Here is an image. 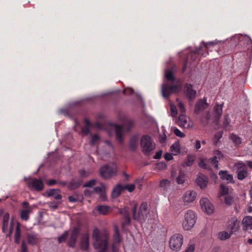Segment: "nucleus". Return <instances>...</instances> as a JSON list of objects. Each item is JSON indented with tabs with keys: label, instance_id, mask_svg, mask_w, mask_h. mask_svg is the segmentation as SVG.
<instances>
[{
	"label": "nucleus",
	"instance_id": "1",
	"mask_svg": "<svg viewBox=\"0 0 252 252\" xmlns=\"http://www.w3.org/2000/svg\"><path fill=\"white\" fill-rule=\"evenodd\" d=\"M165 78L168 82L162 85V94L163 96L167 98L171 94L178 93L181 90V85L178 81H176L173 72L171 70H166Z\"/></svg>",
	"mask_w": 252,
	"mask_h": 252
},
{
	"label": "nucleus",
	"instance_id": "2",
	"mask_svg": "<svg viewBox=\"0 0 252 252\" xmlns=\"http://www.w3.org/2000/svg\"><path fill=\"white\" fill-rule=\"evenodd\" d=\"M92 238L94 240V247L99 250L98 252H106L108 248V236L106 233L101 232L98 228L93 230Z\"/></svg>",
	"mask_w": 252,
	"mask_h": 252
},
{
	"label": "nucleus",
	"instance_id": "3",
	"mask_svg": "<svg viewBox=\"0 0 252 252\" xmlns=\"http://www.w3.org/2000/svg\"><path fill=\"white\" fill-rule=\"evenodd\" d=\"M203 46H199L196 48L195 51H191L187 56L186 59L185 60L184 66L182 68V72H184L186 70L187 67L189 63H191L198 60L199 56L201 55L205 56V53L203 52L204 50H208L211 46H214L215 44L213 42H202Z\"/></svg>",
	"mask_w": 252,
	"mask_h": 252
},
{
	"label": "nucleus",
	"instance_id": "4",
	"mask_svg": "<svg viewBox=\"0 0 252 252\" xmlns=\"http://www.w3.org/2000/svg\"><path fill=\"white\" fill-rule=\"evenodd\" d=\"M140 147L144 154L146 156H149L155 149L156 144L151 136L144 135L141 138Z\"/></svg>",
	"mask_w": 252,
	"mask_h": 252
},
{
	"label": "nucleus",
	"instance_id": "5",
	"mask_svg": "<svg viewBox=\"0 0 252 252\" xmlns=\"http://www.w3.org/2000/svg\"><path fill=\"white\" fill-rule=\"evenodd\" d=\"M137 205L133 204L131 209L133 220H144L147 218V204L142 202L140 206L139 211L136 213Z\"/></svg>",
	"mask_w": 252,
	"mask_h": 252
},
{
	"label": "nucleus",
	"instance_id": "6",
	"mask_svg": "<svg viewBox=\"0 0 252 252\" xmlns=\"http://www.w3.org/2000/svg\"><path fill=\"white\" fill-rule=\"evenodd\" d=\"M196 215L191 210H188L184 216V220L183 221V227L185 230H190L193 227L196 222Z\"/></svg>",
	"mask_w": 252,
	"mask_h": 252
},
{
	"label": "nucleus",
	"instance_id": "7",
	"mask_svg": "<svg viewBox=\"0 0 252 252\" xmlns=\"http://www.w3.org/2000/svg\"><path fill=\"white\" fill-rule=\"evenodd\" d=\"M183 243V236L179 233L173 234L170 237L169 245L170 249L175 252L180 250Z\"/></svg>",
	"mask_w": 252,
	"mask_h": 252
},
{
	"label": "nucleus",
	"instance_id": "8",
	"mask_svg": "<svg viewBox=\"0 0 252 252\" xmlns=\"http://www.w3.org/2000/svg\"><path fill=\"white\" fill-rule=\"evenodd\" d=\"M117 172V166L114 163L106 164L102 166L100 169L101 176L105 179L112 177L116 175Z\"/></svg>",
	"mask_w": 252,
	"mask_h": 252
},
{
	"label": "nucleus",
	"instance_id": "9",
	"mask_svg": "<svg viewBox=\"0 0 252 252\" xmlns=\"http://www.w3.org/2000/svg\"><path fill=\"white\" fill-rule=\"evenodd\" d=\"M234 167L239 180L242 181L248 176V168L244 163L241 161L236 162L234 164Z\"/></svg>",
	"mask_w": 252,
	"mask_h": 252
},
{
	"label": "nucleus",
	"instance_id": "10",
	"mask_svg": "<svg viewBox=\"0 0 252 252\" xmlns=\"http://www.w3.org/2000/svg\"><path fill=\"white\" fill-rule=\"evenodd\" d=\"M9 214L6 213L4 215L2 221V231L3 233H7V237H9L13 231L14 220H11L10 225H9Z\"/></svg>",
	"mask_w": 252,
	"mask_h": 252
},
{
	"label": "nucleus",
	"instance_id": "11",
	"mask_svg": "<svg viewBox=\"0 0 252 252\" xmlns=\"http://www.w3.org/2000/svg\"><path fill=\"white\" fill-rule=\"evenodd\" d=\"M28 187L31 189L40 191L44 188V184L41 179L36 178H31L27 182Z\"/></svg>",
	"mask_w": 252,
	"mask_h": 252
},
{
	"label": "nucleus",
	"instance_id": "12",
	"mask_svg": "<svg viewBox=\"0 0 252 252\" xmlns=\"http://www.w3.org/2000/svg\"><path fill=\"white\" fill-rule=\"evenodd\" d=\"M118 213L123 217V219H124L122 223V227L124 228L126 226L130 224L131 220L130 218L129 208L128 207L120 208L119 209Z\"/></svg>",
	"mask_w": 252,
	"mask_h": 252
},
{
	"label": "nucleus",
	"instance_id": "13",
	"mask_svg": "<svg viewBox=\"0 0 252 252\" xmlns=\"http://www.w3.org/2000/svg\"><path fill=\"white\" fill-rule=\"evenodd\" d=\"M159 188L161 193L164 195L169 194L172 190L171 183L166 179H163L160 181Z\"/></svg>",
	"mask_w": 252,
	"mask_h": 252
},
{
	"label": "nucleus",
	"instance_id": "14",
	"mask_svg": "<svg viewBox=\"0 0 252 252\" xmlns=\"http://www.w3.org/2000/svg\"><path fill=\"white\" fill-rule=\"evenodd\" d=\"M200 204L202 209L208 214L210 215L214 212V207L207 198H203L201 199L200 201Z\"/></svg>",
	"mask_w": 252,
	"mask_h": 252
},
{
	"label": "nucleus",
	"instance_id": "15",
	"mask_svg": "<svg viewBox=\"0 0 252 252\" xmlns=\"http://www.w3.org/2000/svg\"><path fill=\"white\" fill-rule=\"evenodd\" d=\"M184 90L185 94L188 100H191L195 98L196 92L193 89L192 85L186 83L184 85Z\"/></svg>",
	"mask_w": 252,
	"mask_h": 252
},
{
	"label": "nucleus",
	"instance_id": "16",
	"mask_svg": "<svg viewBox=\"0 0 252 252\" xmlns=\"http://www.w3.org/2000/svg\"><path fill=\"white\" fill-rule=\"evenodd\" d=\"M178 125L184 128H189L192 126V123L189 121V118L184 114H181L178 118Z\"/></svg>",
	"mask_w": 252,
	"mask_h": 252
},
{
	"label": "nucleus",
	"instance_id": "17",
	"mask_svg": "<svg viewBox=\"0 0 252 252\" xmlns=\"http://www.w3.org/2000/svg\"><path fill=\"white\" fill-rule=\"evenodd\" d=\"M89 239L90 237L88 233H85L82 235L80 242V248L82 250L84 251H88L90 245Z\"/></svg>",
	"mask_w": 252,
	"mask_h": 252
},
{
	"label": "nucleus",
	"instance_id": "18",
	"mask_svg": "<svg viewBox=\"0 0 252 252\" xmlns=\"http://www.w3.org/2000/svg\"><path fill=\"white\" fill-rule=\"evenodd\" d=\"M80 233V229L78 227H75L72 230L68 245L70 247L74 248L78 235Z\"/></svg>",
	"mask_w": 252,
	"mask_h": 252
},
{
	"label": "nucleus",
	"instance_id": "19",
	"mask_svg": "<svg viewBox=\"0 0 252 252\" xmlns=\"http://www.w3.org/2000/svg\"><path fill=\"white\" fill-rule=\"evenodd\" d=\"M207 99L205 97H204L202 99H199L196 102L195 105L194 113L196 114H198L200 112L206 109L208 107L207 104Z\"/></svg>",
	"mask_w": 252,
	"mask_h": 252
},
{
	"label": "nucleus",
	"instance_id": "20",
	"mask_svg": "<svg viewBox=\"0 0 252 252\" xmlns=\"http://www.w3.org/2000/svg\"><path fill=\"white\" fill-rule=\"evenodd\" d=\"M222 104L216 103L213 109V117L214 122L217 124L219 122L220 117L222 115Z\"/></svg>",
	"mask_w": 252,
	"mask_h": 252
},
{
	"label": "nucleus",
	"instance_id": "21",
	"mask_svg": "<svg viewBox=\"0 0 252 252\" xmlns=\"http://www.w3.org/2000/svg\"><path fill=\"white\" fill-rule=\"evenodd\" d=\"M195 181L197 185H198L201 189H205L208 182L207 177L202 174H200L198 175Z\"/></svg>",
	"mask_w": 252,
	"mask_h": 252
},
{
	"label": "nucleus",
	"instance_id": "22",
	"mask_svg": "<svg viewBox=\"0 0 252 252\" xmlns=\"http://www.w3.org/2000/svg\"><path fill=\"white\" fill-rule=\"evenodd\" d=\"M228 227L231 233H234L239 229V224L238 223V220L236 217L231 218L229 220Z\"/></svg>",
	"mask_w": 252,
	"mask_h": 252
},
{
	"label": "nucleus",
	"instance_id": "23",
	"mask_svg": "<svg viewBox=\"0 0 252 252\" xmlns=\"http://www.w3.org/2000/svg\"><path fill=\"white\" fill-rule=\"evenodd\" d=\"M115 132L117 140L120 144H122L124 141L123 133L124 127L123 126L116 125H115Z\"/></svg>",
	"mask_w": 252,
	"mask_h": 252
},
{
	"label": "nucleus",
	"instance_id": "24",
	"mask_svg": "<svg viewBox=\"0 0 252 252\" xmlns=\"http://www.w3.org/2000/svg\"><path fill=\"white\" fill-rule=\"evenodd\" d=\"M196 193L192 190H188L183 195V200L185 202H191L196 198Z\"/></svg>",
	"mask_w": 252,
	"mask_h": 252
},
{
	"label": "nucleus",
	"instance_id": "25",
	"mask_svg": "<svg viewBox=\"0 0 252 252\" xmlns=\"http://www.w3.org/2000/svg\"><path fill=\"white\" fill-rule=\"evenodd\" d=\"M243 225V230L245 231L249 229H252V217L246 216L245 217L242 221Z\"/></svg>",
	"mask_w": 252,
	"mask_h": 252
},
{
	"label": "nucleus",
	"instance_id": "26",
	"mask_svg": "<svg viewBox=\"0 0 252 252\" xmlns=\"http://www.w3.org/2000/svg\"><path fill=\"white\" fill-rule=\"evenodd\" d=\"M46 193L48 197L52 196L56 200L62 198L61 190L59 189H49L46 191Z\"/></svg>",
	"mask_w": 252,
	"mask_h": 252
},
{
	"label": "nucleus",
	"instance_id": "27",
	"mask_svg": "<svg viewBox=\"0 0 252 252\" xmlns=\"http://www.w3.org/2000/svg\"><path fill=\"white\" fill-rule=\"evenodd\" d=\"M82 181L80 179H73L67 185V188L70 190L75 189L80 187Z\"/></svg>",
	"mask_w": 252,
	"mask_h": 252
},
{
	"label": "nucleus",
	"instance_id": "28",
	"mask_svg": "<svg viewBox=\"0 0 252 252\" xmlns=\"http://www.w3.org/2000/svg\"><path fill=\"white\" fill-rule=\"evenodd\" d=\"M138 144V138L137 136H133L130 139L129 142V149L132 151H135L137 150Z\"/></svg>",
	"mask_w": 252,
	"mask_h": 252
},
{
	"label": "nucleus",
	"instance_id": "29",
	"mask_svg": "<svg viewBox=\"0 0 252 252\" xmlns=\"http://www.w3.org/2000/svg\"><path fill=\"white\" fill-rule=\"evenodd\" d=\"M219 175L222 180L228 181L232 183H234L232 175L228 174L227 171L220 170Z\"/></svg>",
	"mask_w": 252,
	"mask_h": 252
},
{
	"label": "nucleus",
	"instance_id": "30",
	"mask_svg": "<svg viewBox=\"0 0 252 252\" xmlns=\"http://www.w3.org/2000/svg\"><path fill=\"white\" fill-rule=\"evenodd\" d=\"M27 239L29 244L35 245L38 242V237L36 234L34 233H28L27 234Z\"/></svg>",
	"mask_w": 252,
	"mask_h": 252
},
{
	"label": "nucleus",
	"instance_id": "31",
	"mask_svg": "<svg viewBox=\"0 0 252 252\" xmlns=\"http://www.w3.org/2000/svg\"><path fill=\"white\" fill-rule=\"evenodd\" d=\"M21 224L19 222H17L16 230L14 234V241L15 243L19 244L21 237Z\"/></svg>",
	"mask_w": 252,
	"mask_h": 252
},
{
	"label": "nucleus",
	"instance_id": "32",
	"mask_svg": "<svg viewBox=\"0 0 252 252\" xmlns=\"http://www.w3.org/2000/svg\"><path fill=\"white\" fill-rule=\"evenodd\" d=\"M124 190L123 186L120 184L117 185L113 189L111 193V197L113 198H117Z\"/></svg>",
	"mask_w": 252,
	"mask_h": 252
},
{
	"label": "nucleus",
	"instance_id": "33",
	"mask_svg": "<svg viewBox=\"0 0 252 252\" xmlns=\"http://www.w3.org/2000/svg\"><path fill=\"white\" fill-rule=\"evenodd\" d=\"M121 241L119 228L117 226L114 228V234L113 235V244L114 245L119 244Z\"/></svg>",
	"mask_w": 252,
	"mask_h": 252
},
{
	"label": "nucleus",
	"instance_id": "34",
	"mask_svg": "<svg viewBox=\"0 0 252 252\" xmlns=\"http://www.w3.org/2000/svg\"><path fill=\"white\" fill-rule=\"evenodd\" d=\"M232 234V233H231L230 231V233H228L225 231H221L219 233L218 237L221 240H225L227 239H229Z\"/></svg>",
	"mask_w": 252,
	"mask_h": 252
},
{
	"label": "nucleus",
	"instance_id": "35",
	"mask_svg": "<svg viewBox=\"0 0 252 252\" xmlns=\"http://www.w3.org/2000/svg\"><path fill=\"white\" fill-rule=\"evenodd\" d=\"M170 151L172 152V154L174 155H177L180 153V145L178 143H175L172 145L170 147Z\"/></svg>",
	"mask_w": 252,
	"mask_h": 252
},
{
	"label": "nucleus",
	"instance_id": "36",
	"mask_svg": "<svg viewBox=\"0 0 252 252\" xmlns=\"http://www.w3.org/2000/svg\"><path fill=\"white\" fill-rule=\"evenodd\" d=\"M97 210L100 214L106 215L109 211V207L105 205H99L97 206Z\"/></svg>",
	"mask_w": 252,
	"mask_h": 252
},
{
	"label": "nucleus",
	"instance_id": "37",
	"mask_svg": "<svg viewBox=\"0 0 252 252\" xmlns=\"http://www.w3.org/2000/svg\"><path fill=\"white\" fill-rule=\"evenodd\" d=\"M30 209L23 210L20 212V217L22 220L27 221L29 219Z\"/></svg>",
	"mask_w": 252,
	"mask_h": 252
},
{
	"label": "nucleus",
	"instance_id": "38",
	"mask_svg": "<svg viewBox=\"0 0 252 252\" xmlns=\"http://www.w3.org/2000/svg\"><path fill=\"white\" fill-rule=\"evenodd\" d=\"M230 120L228 114L224 116V121L223 122V127L226 130H229L230 126Z\"/></svg>",
	"mask_w": 252,
	"mask_h": 252
},
{
	"label": "nucleus",
	"instance_id": "39",
	"mask_svg": "<svg viewBox=\"0 0 252 252\" xmlns=\"http://www.w3.org/2000/svg\"><path fill=\"white\" fill-rule=\"evenodd\" d=\"M185 175L182 171H180L179 174L176 178V182L178 184H182L185 181Z\"/></svg>",
	"mask_w": 252,
	"mask_h": 252
},
{
	"label": "nucleus",
	"instance_id": "40",
	"mask_svg": "<svg viewBox=\"0 0 252 252\" xmlns=\"http://www.w3.org/2000/svg\"><path fill=\"white\" fill-rule=\"evenodd\" d=\"M229 189L228 187L223 184L220 185V192L221 195H225L228 193Z\"/></svg>",
	"mask_w": 252,
	"mask_h": 252
},
{
	"label": "nucleus",
	"instance_id": "41",
	"mask_svg": "<svg viewBox=\"0 0 252 252\" xmlns=\"http://www.w3.org/2000/svg\"><path fill=\"white\" fill-rule=\"evenodd\" d=\"M231 139L235 145H238L242 142L241 138L233 133L231 136Z\"/></svg>",
	"mask_w": 252,
	"mask_h": 252
},
{
	"label": "nucleus",
	"instance_id": "42",
	"mask_svg": "<svg viewBox=\"0 0 252 252\" xmlns=\"http://www.w3.org/2000/svg\"><path fill=\"white\" fill-rule=\"evenodd\" d=\"M243 39L247 44V49H249L250 48H252V40L251 38L249 36H245L244 37Z\"/></svg>",
	"mask_w": 252,
	"mask_h": 252
},
{
	"label": "nucleus",
	"instance_id": "43",
	"mask_svg": "<svg viewBox=\"0 0 252 252\" xmlns=\"http://www.w3.org/2000/svg\"><path fill=\"white\" fill-rule=\"evenodd\" d=\"M68 236V232L65 231L63 234L58 238L59 243L65 242Z\"/></svg>",
	"mask_w": 252,
	"mask_h": 252
},
{
	"label": "nucleus",
	"instance_id": "44",
	"mask_svg": "<svg viewBox=\"0 0 252 252\" xmlns=\"http://www.w3.org/2000/svg\"><path fill=\"white\" fill-rule=\"evenodd\" d=\"M224 201L226 205H231L234 202L233 197L230 195H226Z\"/></svg>",
	"mask_w": 252,
	"mask_h": 252
},
{
	"label": "nucleus",
	"instance_id": "45",
	"mask_svg": "<svg viewBox=\"0 0 252 252\" xmlns=\"http://www.w3.org/2000/svg\"><path fill=\"white\" fill-rule=\"evenodd\" d=\"M177 101L178 102V107L180 109L182 114H184L186 111L184 104L181 101H179V99H177Z\"/></svg>",
	"mask_w": 252,
	"mask_h": 252
},
{
	"label": "nucleus",
	"instance_id": "46",
	"mask_svg": "<svg viewBox=\"0 0 252 252\" xmlns=\"http://www.w3.org/2000/svg\"><path fill=\"white\" fill-rule=\"evenodd\" d=\"M100 140L99 136L97 134H94L92 136V138L91 141V145H94L99 141Z\"/></svg>",
	"mask_w": 252,
	"mask_h": 252
},
{
	"label": "nucleus",
	"instance_id": "47",
	"mask_svg": "<svg viewBox=\"0 0 252 252\" xmlns=\"http://www.w3.org/2000/svg\"><path fill=\"white\" fill-rule=\"evenodd\" d=\"M217 157V156H214L213 158L209 159V160H211V163L212 165H214V167L216 169H218V160Z\"/></svg>",
	"mask_w": 252,
	"mask_h": 252
},
{
	"label": "nucleus",
	"instance_id": "48",
	"mask_svg": "<svg viewBox=\"0 0 252 252\" xmlns=\"http://www.w3.org/2000/svg\"><path fill=\"white\" fill-rule=\"evenodd\" d=\"M124 189H126L129 192H132L135 189V185L134 184H127L123 186Z\"/></svg>",
	"mask_w": 252,
	"mask_h": 252
},
{
	"label": "nucleus",
	"instance_id": "49",
	"mask_svg": "<svg viewBox=\"0 0 252 252\" xmlns=\"http://www.w3.org/2000/svg\"><path fill=\"white\" fill-rule=\"evenodd\" d=\"M96 181L95 180H91L89 181L86 182L84 185L83 187H89L91 188L95 185Z\"/></svg>",
	"mask_w": 252,
	"mask_h": 252
},
{
	"label": "nucleus",
	"instance_id": "50",
	"mask_svg": "<svg viewBox=\"0 0 252 252\" xmlns=\"http://www.w3.org/2000/svg\"><path fill=\"white\" fill-rule=\"evenodd\" d=\"M125 126L127 127L128 131H129L133 126V122L131 120H128L125 123Z\"/></svg>",
	"mask_w": 252,
	"mask_h": 252
},
{
	"label": "nucleus",
	"instance_id": "51",
	"mask_svg": "<svg viewBox=\"0 0 252 252\" xmlns=\"http://www.w3.org/2000/svg\"><path fill=\"white\" fill-rule=\"evenodd\" d=\"M193 161H194L193 157L192 156H189L188 157L186 161V164L188 166H190L193 164Z\"/></svg>",
	"mask_w": 252,
	"mask_h": 252
},
{
	"label": "nucleus",
	"instance_id": "52",
	"mask_svg": "<svg viewBox=\"0 0 252 252\" xmlns=\"http://www.w3.org/2000/svg\"><path fill=\"white\" fill-rule=\"evenodd\" d=\"M174 133L178 137L181 138L184 137L185 136V134L182 133L179 129L177 128H175L174 130Z\"/></svg>",
	"mask_w": 252,
	"mask_h": 252
},
{
	"label": "nucleus",
	"instance_id": "53",
	"mask_svg": "<svg viewBox=\"0 0 252 252\" xmlns=\"http://www.w3.org/2000/svg\"><path fill=\"white\" fill-rule=\"evenodd\" d=\"M81 131H82V132L85 135H87L91 132L90 129V127L85 126H83L81 128Z\"/></svg>",
	"mask_w": 252,
	"mask_h": 252
},
{
	"label": "nucleus",
	"instance_id": "54",
	"mask_svg": "<svg viewBox=\"0 0 252 252\" xmlns=\"http://www.w3.org/2000/svg\"><path fill=\"white\" fill-rule=\"evenodd\" d=\"M170 110H171V115L172 116V117H176L177 115V110L176 107L174 105H171L170 106Z\"/></svg>",
	"mask_w": 252,
	"mask_h": 252
},
{
	"label": "nucleus",
	"instance_id": "55",
	"mask_svg": "<svg viewBox=\"0 0 252 252\" xmlns=\"http://www.w3.org/2000/svg\"><path fill=\"white\" fill-rule=\"evenodd\" d=\"M80 176L82 178H85L89 175V173L85 170H80L79 171Z\"/></svg>",
	"mask_w": 252,
	"mask_h": 252
},
{
	"label": "nucleus",
	"instance_id": "56",
	"mask_svg": "<svg viewBox=\"0 0 252 252\" xmlns=\"http://www.w3.org/2000/svg\"><path fill=\"white\" fill-rule=\"evenodd\" d=\"M199 165L203 169H207L208 168L207 164L205 163V159H202L199 162Z\"/></svg>",
	"mask_w": 252,
	"mask_h": 252
},
{
	"label": "nucleus",
	"instance_id": "57",
	"mask_svg": "<svg viewBox=\"0 0 252 252\" xmlns=\"http://www.w3.org/2000/svg\"><path fill=\"white\" fill-rule=\"evenodd\" d=\"M214 156H217V158L219 159H220L223 158V155L221 153L220 151L219 150H216L214 152Z\"/></svg>",
	"mask_w": 252,
	"mask_h": 252
},
{
	"label": "nucleus",
	"instance_id": "58",
	"mask_svg": "<svg viewBox=\"0 0 252 252\" xmlns=\"http://www.w3.org/2000/svg\"><path fill=\"white\" fill-rule=\"evenodd\" d=\"M133 90L131 88H126L123 91V93L125 94H131L133 93Z\"/></svg>",
	"mask_w": 252,
	"mask_h": 252
},
{
	"label": "nucleus",
	"instance_id": "59",
	"mask_svg": "<svg viewBox=\"0 0 252 252\" xmlns=\"http://www.w3.org/2000/svg\"><path fill=\"white\" fill-rule=\"evenodd\" d=\"M164 158L167 161H169L173 158L172 154L168 153H167L164 154Z\"/></svg>",
	"mask_w": 252,
	"mask_h": 252
},
{
	"label": "nucleus",
	"instance_id": "60",
	"mask_svg": "<svg viewBox=\"0 0 252 252\" xmlns=\"http://www.w3.org/2000/svg\"><path fill=\"white\" fill-rule=\"evenodd\" d=\"M21 252H28L27 245L24 241H23L22 243Z\"/></svg>",
	"mask_w": 252,
	"mask_h": 252
},
{
	"label": "nucleus",
	"instance_id": "61",
	"mask_svg": "<svg viewBox=\"0 0 252 252\" xmlns=\"http://www.w3.org/2000/svg\"><path fill=\"white\" fill-rule=\"evenodd\" d=\"M162 151L160 150L156 152L155 155L154 156L155 159H159L162 155Z\"/></svg>",
	"mask_w": 252,
	"mask_h": 252
},
{
	"label": "nucleus",
	"instance_id": "62",
	"mask_svg": "<svg viewBox=\"0 0 252 252\" xmlns=\"http://www.w3.org/2000/svg\"><path fill=\"white\" fill-rule=\"evenodd\" d=\"M194 250V246L193 245H190L185 252H193Z\"/></svg>",
	"mask_w": 252,
	"mask_h": 252
},
{
	"label": "nucleus",
	"instance_id": "63",
	"mask_svg": "<svg viewBox=\"0 0 252 252\" xmlns=\"http://www.w3.org/2000/svg\"><path fill=\"white\" fill-rule=\"evenodd\" d=\"M94 191L96 193H101L103 191V189L100 187H96L94 188Z\"/></svg>",
	"mask_w": 252,
	"mask_h": 252
},
{
	"label": "nucleus",
	"instance_id": "64",
	"mask_svg": "<svg viewBox=\"0 0 252 252\" xmlns=\"http://www.w3.org/2000/svg\"><path fill=\"white\" fill-rule=\"evenodd\" d=\"M166 139V135L164 134L163 136H160L159 137V142L160 143L162 144L164 143Z\"/></svg>",
	"mask_w": 252,
	"mask_h": 252
}]
</instances>
